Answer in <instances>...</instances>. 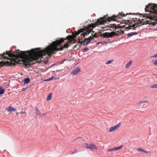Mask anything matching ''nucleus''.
I'll list each match as a JSON object with an SVG mask.
<instances>
[{
  "mask_svg": "<svg viewBox=\"0 0 157 157\" xmlns=\"http://www.w3.org/2000/svg\"><path fill=\"white\" fill-rule=\"evenodd\" d=\"M137 151H141V152H144L146 153H148V152L147 151H146L144 150L142 148H138V149H137Z\"/></svg>",
  "mask_w": 157,
  "mask_h": 157,
  "instance_id": "2eb2a0df",
  "label": "nucleus"
},
{
  "mask_svg": "<svg viewBox=\"0 0 157 157\" xmlns=\"http://www.w3.org/2000/svg\"><path fill=\"white\" fill-rule=\"evenodd\" d=\"M52 97V94H50L47 96V101H49L51 99Z\"/></svg>",
  "mask_w": 157,
  "mask_h": 157,
  "instance_id": "6ab92c4d",
  "label": "nucleus"
},
{
  "mask_svg": "<svg viewBox=\"0 0 157 157\" xmlns=\"http://www.w3.org/2000/svg\"><path fill=\"white\" fill-rule=\"evenodd\" d=\"M30 82V79L28 78H26L24 80V82L25 83H28Z\"/></svg>",
  "mask_w": 157,
  "mask_h": 157,
  "instance_id": "ddd939ff",
  "label": "nucleus"
},
{
  "mask_svg": "<svg viewBox=\"0 0 157 157\" xmlns=\"http://www.w3.org/2000/svg\"><path fill=\"white\" fill-rule=\"evenodd\" d=\"M64 61H65V60H63V61H62L61 62V63H63V62H64Z\"/></svg>",
  "mask_w": 157,
  "mask_h": 157,
  "instance_id": "473e14b6",
  "label": "nucleus"
},
{
  "mask_svg": "<svg viewBox=\"0 0 157 157\" xmlns=\"http://www.w3.org/2000/svg\"><path fill=\"white\" fill-rule=\"evenodd\" d=\"M85 145L87 148L91 150H92L93 149H97L95 146L94 144H91L86 143L85 144Z\"/></svg>",
  "mask_w": 157,
  "mask_h": 157,
  "instance_id": "6e6552de",
  "label": "nucleus"
},
{
  "mask_svg": "<svg viewBox=\"0 0 157 157\" xmlns=\"http://www.w3.org/2000/svg\"><path fill=\"white\" fill-rule=\"evenodd\" d=\"M113 60H108V61L106 62V63H105V64H110V63H112L113 62Z\"/></svg>",
  "mask_w": 157,
  "mask_h": 157,
  "instance_id": "412c9836",
  "label": "nucleus"
},
{
  "mask_svg": "<svg viewBox=\"0 0 157 157\" xmlns=\"http://www.w3.org/2000/svg\"><path fill=\"white\" fill-rule=\"evenodd\" d=\"M121 124V123H119L116 125L110 128L109 129V132H111L114 131L120 126Z\"/></svg>",
  "mask_w": 157,
  "mask_h": 157,
  "instance_id": "1a4fd4ad",
  "label": "nucleus"
},
{
  "mask_svg": "<svg viewBox=\"0 0 157 157\" xmlns=\"http://www.w3.org/2000/svg\"><path fill=\"white\" fill-rule=\"evenodd\" d=\"M64 40L63 38H60L59 40H57L53 42L52 44L47 47L44 50H40V48H36L38 50L37 51L34 49L32 51H29V54H31L34 56L30 58H26L22 61L26 67H29L30 65H33L36 62L37 59L43 58V56L48 55V56H51L52 54H55L56 51L62 50L63 48H67L69 46L68 44H65L62 46L61 44Z\"/></svg>",
  "mask_w": 157,
  "mask_h": 157,
  "instance_id": "f257e3e1",
  "label": "nucleus"
},
{
  "mask_svg": "<svg viewBox=\"0 0 157 157\" xmlns=\"http://www.w3.org/2000/svg\"><path fill=\"white\" fill-rule=\"evenodd\" d=\"M153 62H154V65L155 66H157V59L155 60Z\"/></svg>",
  "mask_w": 157,
  "mask_h": 157,
  "instance_id": "393cba45",
  "label": "nucleus"
},
{
  "mask_svg": "<svg viewBox=\"0 0 157 157\" xmlns=\"http://www.w3.org/2000/svg\"><path fill=\"white\" fill-rule=\"evenodd\" d=\"M7 110L10 113H11L13 111L15 112L16 111V109H15L13 108L12 107H10L7 109Z\"/></svg>",
  "mask_w": 157,
  "mask_h": 157,
  "instance_id": "9b49d317",
  "label": "nucleus"
},
{
  "mask_svg": "<svg viewBox=\"0 0 157 157\" xmlns=\"http://www.w3.org/2000/svg\"><path fill=\"white\" fill-rule=\"evenodd\" d=\"M35 110L36 112V114L37 115V116H38L40 114V112L37 108H36Z\"/></svg>",
  "mask_w": 157,
  "mask_h": 157,
  "instance_id": "a211bd4d",
  "label": "nucleus"
},
{
  "mask_svg": "<svg viewBox=\"0 0 157 157\" xmlns=\"http://www.w3.org/2000/svg\"><path fill=\"white\" fill-rule=\"evenodd\" d=\"M16 57L17 56L13 54L11 51L4 52L3 54H0V59L4 58V59L13 60L14 58Z\"/></svg>",
  "mask_w": 157,
  "mask_h": 157,
  "instance_id": "20e7f679",
  "label": "nucleus"
},
{
  "mask_svg": "<svg viewBox=\"0 0 157 157\" xmlns=\"http://www.w3.org/2000/svg\"><path fill=\"white\" fill-rule=\"evenodd\" d=\"M107 151L108 152H109V151H115L114 148V147L113 148L108 149Z\"/></svg>",
  "mask_w": 157,
  "mask_h": 157,
  "instance_id": "4be33fe9",
  "label": "nucleus"
},
{
  "mask_svg": "<svg viewBox=\"0 0 157 157\" xmlns=\"http://www.w3.org/2000/svg\"><path fill=\"white\" fill-rule=\"evenodd\" d=\"M132 62L131 61H130L129 62H128L126 65L125 66V68H127L129 67L132 64Z\"/></svg>",
  "mask_w": 157,
  "mask_h": 157,
  "instance_id": "dca6fc26",
  "label": "nucleus"
},
{
  "mask_svg": "<svg viewBox=\"0 0 157 157\" xmlns=\"http://www.w3.org/2000/svg\"><path fill=\"white\" fill-rule=\"evenodd\" d=\"M21 52H24V51H23V52L21 51Z\"/></svg>",
  "mask_w": 157,
  "mask_h": 157,
  "instance_id": "4c0bfd02",
  "label": "nucleus"
},
{
  "mask_svg": "<svg viewBox=\"0 0 157 157\" xmlns=\"http://www.w3.org/2000/svg\"><path fill=\"white\" fill-rule=\"evenodd\" d=\"M157 57V54L153 56H151V58Z\"/></svg>",
  "mask_w": 157,
  "mask_h": 157,
  "instance_id": "cd10ccee",
  "label": "nucleus"
},
{
  "mask_svg": "<svg viewBox=\"0 0 157 157\" xmlns=\"http://www.w3.org/2000/svg\"><path fill=\"white\" fill-rule=\"evenodd\" d=\"M155 75V76H157V75Z\"/></svg>",
  "mask_w": 157,
  "mask_h": 157,
  "instance_id": "e433bc0d",
  "label": "nucleus"
},
{
  "mask_svg": "<svg viewBox=\"0 0 157 157\" xmlns=\"http://www.w3.org/2000/svg\"><path fill=\"white\" fill-rule=\"evenodd\" d=\"M151 87L152 88H157V84H154L151 86Z\"/></svg>",
  "mask_w": 157,
  "mask_h": 157,
  "instance_id": "b1692460",
  "label": "nucleus"
},
{
  "mask_svg": "<svg viewBox=\"0 0 157 157\" xmlns=\"http://www.w3.org/2000/svg\"><path fill=\"white\" fill-rule=\"evenodd\" d=\"M5 92V90L0 86V94H4Z\"/></svg>",
  "mask_w": 157,
  "mask_h": 157,
  "instance_id": "f3484780",
  "label": "nucleus"
},
{
  "mask_svg": "<svg viewBox=\"0 0 157 157\" xmlns=\"http://www.w3.org/2000/svg\"><path fill=\"white\" fill-rule=\"evenodd\" d=\"M127 21H128V22H129L130 21H129V20H127Z\"/></svg>",
  "mask_w": 157,
  "mask_h": 157,
  "instance_id": "c9c22d12",
  "label": "nucleus"
},
{
  "mask_svg": "<svg viewBox=\"0 0 157 157\" xmlns=\"http://www.w3.org/2000/svg\"><path fill=\"white\" fill-rule=\"evenodd\" d=\"M89 50V49L88 48H87V47H85L84 49H83L82 50V52H87Z\"/></svg>",
  "mask_w": 157,
  "mask_h": 157,
  "instance_id": "5701e85b",
  "label": "nucleus"
},
{
  "mask_svg": "<svg viewBox=\"0 0 157 157\" xmlns=\"http://www.w3.org/2000/svg\"><path fill=\"white\" fill-rule=\"evenodd\" d=\"M26 90V89L25 88H23L22 90V91H24L25 90Z\"/></svg>",
  "mask_w": 157,
  "mask_h": 157,
  "instance_id": "7c9ffc66",
  "label": "nucleus"
},
{
  "mask_svg": "<svg viewBox=\"0 0 157 157\" xmlns=\"http://www.w3.org/2000/svg\"><path fill=\"white\" fill-rule=\"evenodd\" d=\"M78 35L80 33H81V35L82 36V39H79V41L78 43V44L75 46L74 47H76L77 45H78L80 47L82 44H83L84 45H87L88 44L90 43L94 37H98V36H96V33H95L93 36H90V37L88 38H84V37L87 36L90 32L89 30L87 29H80L78 31Z\"/></svg>",
  "mask_w": 157,
  "mask_h": 157,
  "instance_id": "f03ea898",
  "label": "nucleus"
},
{
  "mask_svg": "<svg viewBox=\"0 0 157 157\" xmlns=\"http://www.w3.org/2000/svg\"><path fill=\"white\" fill-rule=\"evenodd\" d=\"M117 34V33H116L113 32L109 33H104L102 34L101 36V37L102 36H103V38H109L112 36H114L116 35Z\"/></svg>",
  "mask_w": 157,
  "mask_h": 157,
  "instance_id": "0eeeda50",
  "label": "nucleus"
},
{
  "mask_svg": "<svg viewBox=\"0 0 157 157\" xmlns=\"http://www.w3.org/2000/svg\"><path fill=\"white\" fill-rule=\"evenodd\" d=\"M126 15L125 14H124V13L122 12L121 13H119L118 15H114L110 17H108V19L109 20H111L116 21H117V19H121V18L125 16Z\"/></svg>",
  "mask_w": 157,
  "mask_h": 157,
  "instance_id": "423d86ee",
  "label": "nucleus"
},
{
  "mask_svg": "<svg viewBox=\"0 0 157 157\" xmlns=\"http://www.w3.org/2000/svg\"><path fill=\"white\" fill-rule=\"evenodd\" d=\"M128 14V13H127V14H126V15H127V14Z\"/></svg>",
  "mask_w": 157,
  "mask_h": 157,
  "instance_id": "58836bf2",
  "label": "nucleus"
},
{
  "mask_svg": "<svg viewBox=\"0 0 157 157\" xmlns=\"http://www.w3.org/2000/svg\"><path fill=\"white\" fill-rule=\"evenodd\" d=\"M138 33V32H136L130 33L127 34V36L128 37H130L133 36L134 35H136Z\"/></svg>",
  "mask_w": 157,
  "mask_h": 157,
  "instance_id": "f8f14e48",
  "label": "nucleus"
},
{
  "mask_svg": "<svg viewBox=\"0 0 157 157\" xmlns=\"http://www.w3.org/2000/svg\"><path fill=\"white\" fill-rule=\"evenodd\" d=\"M145 10V12L149 13L146 14L153 17L154 20L157 21V4L152 3L149 4L146 6Z\"/></svg>",
  "mask_w": 157,
  "mask_h": 157,
  "instance_id": "7ed1b4c3",
  "label": "nucleus"
},
{
  "mask_svg": "<svg viewBox=\"0 0 157 157\" xmlns=\"http://www.w3.org/2000/svg\"><path fill=\"white\" fill-rule=\"evenodd\" d=\"M47 114V113H44L42 114V116L45 115Z\"/></svg>",
  "mask_w": 157,
  "mask_h": 157,
  "instance_id": "c756f323",
  "label": "nucleus"
},
{
  "mask_svg": "<svg viewBox=\"0 0 157 157\" xmlns=\"http://www.w3.org/2000/svg\"><path fill=\"white\" fill-rule=\"evenodd\" d=\"M103 20H106V19L105 18V17H103Z\"/></svg>",
  "mask_w": 157,
  "mask_h": 157,
  "instance_id": "2f4dec72",
  "label": "nucleus"
},
{
  "mask_svg": "<svg viewBox=\"0 0 157 157\" xmlns=\"http://www.w3.org/2000/svg\"><path fill=\"white\" fill-rule=\"evenodd\" d=\"M110 39H109V40H108V41H108V42H109H109H110Z\"/></svg>",
  "mask_w": 157,
  "mask_h": 157,
  "instance_id": "72a5a7b5",
  "label": "nucleus"
},
{
  "mask_svg": "<svg viewBox=\"0 0 157 157\" xmlns=\"http://www.w3.org/2000/svg\"><path fill=\"white\" fill-rule=\"evenodd\" d=\"M53 77H53L52 78H50L49 79L46 80V81H48V80H52V79L53 78Z\"/></svg>",
  "mask_w": 157,
  "mask_h": 157,
  "instance_id": "c85d7f7f",
  "label": "nucleus"
},
{
  "mask_svg": "<svg viewBox=\"0 0 157 157\" xmlns=\"http://www.w3.org/2000/svg\"><path fill=\"white\" fill-rule=\"evenodd\" d=\"M109 43V42H108V41H103V42H100V43H101L103 44H107Z\"/></svg>",
  "mask_w": 157,
  "mask_h": 157,
  "instance_id": "a878e982",
  "label": "nucleus"
},
{
  "mask_svg": "<svg viewBox=\"0 0 157 157\" xmlns=\"http://www.w3.org/2000/svg\"><path fill=\"white\" fill-rule=\"evenodd\" d=\"M147 101H141L139 102H138V104H140V103H144V102H147Z\"/></svg>",
  "mask_w": 157,
  "mask_h": 157,
  "instance_id": "bb28decb",
  "label": "nucleus"
},
{
  "mask_svg": "<svg viewBox=\"0 0 157 157\" xmlns=\"http://www.w3.org/2000/svg\"><path fill=\"white\" fill-rule=\"evenodd\" d=\"M80 71L79 68L77 67L73 70L71 72V74L74 75L77 74Z\"/></svg>",
  "mask_w": 157,
  "mask_h": 157,
  "instance_id": "9d476101",
  "label": "nucleus"
},
{
  "mask_svg": "<svg viewBox=\"0 0 157 157\" xmlns=\"http://www.w3.org/2000/svg\"><path fill=\"white\" fill-rule=\"evenodd\" d=\"M110 27H109L110 28H115V31L117 32L116 30L117 29H118L119 28L118 27H117L116 25L113 24V25H110Z\"/></svg>",
  "mask_w": 157,
  "mask_h": 157,
  "instance_id": "4468645a",
  "label": "nucleus"
},
{
  "mask_svg": "<svg viewBox=\"0 0 157 157\" xmlns=\"http://www.w3.org/2000/svg\"><path fill=\"white\" fill-rule=\"evenodd\" d=\"M123 147L122 145H121L118 147H114L115 151L117 150L121 149Z\"/></svg>",
  "mask_w": 157,
  "mask_h": 157,
  "instance_id": "aec40b11",
  "label": "nucleus"
},
{
  "mask_svg": "<svg viewBox=\"0 0 157 157\" xmlns=\"http://www.w3.org/2000/svg\"><path fill=\"white\" fill-rule=\"evenodd\" d=\"M3 66V65H0V67H2Z\"/></svg>",
  "mask_w": 157,
  "mask_h": 157,
  "instance_id": "f704fd0d",
  "label": "nucleus"
},
{
  "mask_svg": "<svg viewBox=\"0 0 157 157\" xmlns=\"http://www.w3.org/2000/svg\"><path fill=\"white\" fill-rule=\"evenodd\" d=\"M138 21H139L140 23H142V22L139 19H136V20H132L130 23L129 24V25L128 27H126V29L127 30L130 29L136 30V29L137 27H140L141 25L140 24L138 23Z\"/></svg>",
  "mask_w": 157,
  "mask_h": 157,
  "instance_id": "39448f33",
  "label": "nucleus"
}]
</instances>
